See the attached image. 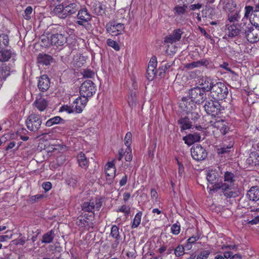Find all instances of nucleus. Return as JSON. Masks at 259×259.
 <instances>
[{"label":"nucleus","instance_id":"obj_21","mask_svg":"<svg viewBox=\"0 0 259 259\" xmlns=\"http://www.w3.org/2000/svg\"><path fill=\"white\" fill-rule=\"evenodd\" d=\"M201 138L199 134L195 133L193 134H189L187 136L183 138V140L185 143L188 145H191L195 142H197L200 141Z\"/></svg>","mask_w":259,"mask_h":259},{"label":"nucleus","instance_id":"obj_55","mask_svg":"<svg viewBox=\"0 0 259 259\" xmlns=\"http://www.w3.org/2000/svg\"><path fill=\"white\" fill-rule=\"evenodd\" d=\"M82 74L84 77L92 78L94 76L95 73L93 71L87 69L83 71Z\"/></svg>","mask_w":259,"mask_h":259},{"label":"nucleus","instance_id":"obj_59","mask_svg":"<svg viewBox=\"0 0 259 259\" xmlns=\"http://www.w3.org/2000/svg\"><path fill=\"white\" fill-rule=\"evenodd\" d=\"M60 110L61 111H67L69 113H72L74 111H75V110H74L73 108H72V107L71 108L70 107L68 106H62Z\"/></svg>","mask_w":259,"mask_h":259},{"label":"nucleus","instance_id":"obj_48","mask_svg":"<svg viewBox=\"0 0 259 259\" xmlns=\"http://www.w3.org/2000/svg\"><path fill=\"white\" fill-rule=\"evenodd\" d=\"M64 10H65V7H64L62 5H58L55 7V8L54 9V12L58 15L59 17L61 18L60 16H63V14H64Z\"/></svg>","mask_w":259,"mask_h":259},{"label":"nucleus","instance_id":"obj_16","mask_svg":"<svg viewBox=\"0 0 259 259\" xmlns=\"http://www.w3.org/2000/svg\"><path fill=\"white\" fill-rule=\"evenodd\" d=\"M50 80L49 77L47 75H41L37 83V87L39 90L41 92L47 91L50 88Z\"/></svg>","mask_w":259,"mask_h":259},{"label":"nucleus","instance_id":"obj_44","mask_svg":"<svg viewBox=\"0 0 259 259\" xmlns=\"http://www.w3.org/2000/svg\"><path fill=\"white\" fill-rule=\"evenodd\" d=\"M9 42V37L7 34L4 33L0 34V48L3 49L7 46Z\"/></svg>","mask_w":259,"mask_h":259},{"label":"nucleus","instance_id":"obj_9","mask_svg":"<svg viewBox=\"0 0 259 259\" xmlns=\"http://www.w3.org/2000/svg\"><path fill=\"white\" fill-rule=\"evenodd\" d=\"M189 96L193 103L198 104L203 103L206 98L205 93L200 87H196L190 90Z\"/></svg>","mask_w":259,"mask_h":259},{"label":"nucleus","instance_id":"obj_33","mask_svg":"<svg viewBox=\"0 0 259 259\" xmlns=\"http://www.w3.org/2000/svg\"><path fill=\"white\" fill-rule=\"evenodd\" d=\"M258 12L259 13V3L256 4L254 7L252 6H247L245 7V14L244 18H246L247 19L251 12L254 13Z\"/></svg>","mask_w":259,"mask_h":259},{"label":"nucleus","instance_id":"obj_47","mask_svg":"<svg viewBox=\"0 0 259 259\" xmlns=\"http://www.w3.org/2000/svg\"><path fill=\"white\" fill-rule=\"evenodd\" d=\"M211 251L209 250L203 249L200 251L196 259H207Z\"/></svg>","mask_w":259,"mask_h":259},{"label":"nucleus","instance_id":"obj_24","mask_svg":"<svg viewBox=\"0 0 259 259\" xmlns=\"http://www.w3.org/2000/svg\"><path fill=\"white\" fill-rule=\"evenodd\" d=\"M200 84L202 86L201 89H202L205 93V91L208 92L211 91L213 85H214V82H212L210 79L208 78H202L201 81H199Z\"/></svg>","mask_w":259,"mask_h":259},{"label":"nucleus","instance_id":"obj_53","mask_svg":"<svg viewBox=\"0 0 259 259\" xmlns=\"http://www.w3.org/2000/svg\"><path fill=\"white\" fill-rule=\"evenodd\" d=\"M117 212H122L125 214V215L128 216L130 212V207L126 205H123L120 207L117 210Z\"/></svg>","mask_w":259,"mask_h":259},{"label":"nucleus","instance_id":"obj_19","mask_svg":"<svg viewBox=\"0 0 259 259\" xmlns=\"http://www.w3.org/2000/svg\"><path fill=\"white\" fill-rule=\"evenodd\" d=\"M79 6L75 3H71L65 7L64 14L60 16L61 18H65L68 15H71L75 14L79 10Z\"/></svg>","mask_w":259,"mask_h":259},{"label":"nucleus","instance_id":"obj_1","mask_svg":"<svg viewBox=\"0 0 259 259\" xmlns=\"http://www.w3.org/2000/svg\"><path fill=\"white\" fill-rule=\"evenodd\" d=\"M235 177L233 173L226 171L224 175V182L212 185L211 189L214 192L220 190L227 198H235L239 195L238 186L235 184Z\"/></svg>","mask_w":259,"mask_h":259},{"label":"nucleus","instance_id":"obj_25","mask_svg":"<svg viewBox=\"0 0 259 259\" xmlns=\"http://www.w3.org/2000/svg\"><path fill=\"white\" fill-rule=\"evenodd\" d=\"M76 158L79 166L83 169H87L88 167L89 164V160L83 153H79Z\"/></svg>","mask_w":259,"mask_h":259},{"label":"nucleus","instance_id":"obj_57","mask_svg":"<svg viewBox=\"0 0 259 259\" xmlns=\"http://www.w3.org/2000/svg\"><path fill=\"white\" fill-rule=\"evenodd\" d=\"M135 94L134 95H131V96L128 98V103L129 105L132 107L135 106L136 104V100L135 99Z\"/></svg>","mask_w":259,"mask_h":259},{"label":"nucleus","instance_id":"obj_40","mask_svg":"<svg viewBox=\"0 0 259 259\" xmlns=\"http://www.w3.org/2000/svg\"><path fill=\"white\" fill-rule=\"evenodd\" d=\"M10 75V67L6 65L0 67V78L6 79Z\"/></svg>","mask_w":259,"mask_h":259},{"label":"nucleus","instance_id":"obj_43","mask_svg":"<svg viewBox=\"0 0 259 259\" xmlns=\"http://www.w3.org/2000/svg\"><path fill=\"white\" fill-rule=\"evenodd\" d=\"M62 120V118L60 116H55L48 120L46 122V125L50 127L54 124L60 123Z\"/></svg>","mask_w":259,"mask_h":259},{"label":"nucleus","instance_id":"obj_52","mask_svg":"<svg viewBox=\"0 0 259 259\" xmlns=\"http://www.w3.org/2000/svg\"><path fill=\"white\" fill-rule=\"evenodd\" d=\"M132 135L131 132H127L124 137V144L127 146V148H131L130 145L132 143Z\"/></svg>","mask_w":259,"mask_h":259},{"label":"nucleus","instance_id":"obj_38","mask_svg":"<svg viewBox=\"0 0 259 259\" xmlns=\"http://www.w3.org/2000/svg\"><path fill=\"white\" fill-rule=\"evenodd\" d=\"M94 10L98 15H103L105 13V6L100 3L95 4L94 6Z\"/></svg>","mask_w":259,"mask_h":259},{"label":"nucleus","instance_id":"obj_18","mask_svg":"<svg viewBox=\"0 0 259 259\" xmlns=\"http://www.w3.org/2000/svg\"><path fill=\"white\" fill-rule=\"evenodd\" d=\"M210 124L211 126L220 129L221 133L223 135H225L229 131V128L226 124V122L222 119H216L214 121H211Z\"/></svg>","mask_w":259,"mask_h":259},{"label":"nucleus","instance_id":"obj_10","mask_svg":"<svg viewBox=\"0 0 259 259\" xmlns=\"http://www.w3.org/2000/svg\"><path fill=\"white\" fill-rule=\"evenodd\" d=\"M218 101L209 100L206 101L204 108L207 114H211L212 116H215L221 113L222 107Z\"/></svg>","mask_w":259,"mask_h":259},{"label":"nucleus","instance_id":"obj_23","mask_svg":"<svg viewBox=\"0 0 259 259\" xmlns=\"http://www.w3.org/2000/svg\"><path fill=\"white\" fill-rule=\"evenodd\" d=\"M33 105L39 111H44L48 105V101L42 98H37L33 103Z\"/></svg>","mask_w":259,"mask_h":259},{"label":"nucleus","instance_id":"obj_64","mask_svg":"<svg viewBox=\"0 0 259 259\" xmlns=\"http://www.w3.org/2000/svg\"><path fill=\"white\" fill-rule=\"evenodd\" d=\"M157 65V62L156 59L155 57L152 58L150 60V62H149L148 66H152L153 67V68H156Z\"/></svg>","mask_w":259,"mask_h":259},{"label":"nucleus","instance_id":"obj_50","mask_svg":"<svg viewBox=\"0 0 259 259\" xmlns=\"http://www.w3.org/2000/svg\"><path fill=\"white\" fill-rule=\"evenodd\" d=\"M107 44L108 46L113 48L115 51H118L120 49L118 44L115 41L110 38L107 39Z\"/></svg>","mask_w":259,"mask_h":259},{"label":"nucleus","instance_id":"obj_4","mask_svg":"<svg viewBox=\"0 0 259 259\" xmlns=\"http://www.w3.org/2000/svg\"><path fill=\"white\" fill-rule=\"evenodd\" d=\"M187 98H183L180 103L181 107L185 106V110L187 111L186 115L188 119L190 120L192 123L195 122L200 117V115L196 109V106L194 103L187 105Z\"/></svg>","mask_w":259,"mask_h":259},{"label":"nucleus","instance_id":"obj_26","mask_svg":"<svg viewBox=\"0 0 259 259\" xmlns=\"http://www.w3.org/2000/svg\"><path fill=\"white\" fill-rule=\"evenodd\" d=\"M178 122L180 125L181 131L190 129L192 126L193 123H192L190 120L188 119L186 116L180 118Z\"/></svg>","mask_w":259,"mask_h":259},{"label":"nucleus","instance_id":"obj_54","mask_svg":"<svg viewBox=\"0 0 259 259\" xmlns=\"http://www.w3.org/2000/svg\"><path fill=\"white\" fill-rule=\"evenodd\" d=\"M181 227L180 225L176 223L173 224L170 228L171 232L174 235H178L180 232Z\"/></svg>","mask_w":259,"mask_h":259},{"label":"nucleus","instance_id":"obj_13","mask_svg":"<svg viewBox=\"0 0 259 259\" xmlns=\"http://www.w3.org/2000/svg\"><path fill=\"white\" fill-rule=\"evenodd\" d=\"M92 215L84 214L83 215L78 216L76 221V224L80 227L85 228L89 230L90 228H94V224L90 220V218L93 217Z\"/></svg>","mask_w":259,"mask_h":259},{"label":"nucleus","instance_id":"obj_17","mask_svg":"<svg viewBox=\"0 0 259 259\" xmlns=\"http://www.w3.org/2000/svg\"><path fill=\"white\" fill-rule=\"evenodd\" d=\"M88 99L81 97L77 98L73 103L72 108L76 113H81L85 107Z\"/></svg>","mask_w":259,"mask_h":259},{"label":"nucleus","instance_id":"obj_45","mask_svg":"<svg viewBox=\"0 0 259 259\" xmlns=\"http://www.w3.org/2000/svg\"><path fill=\"white\" fill-rule=\"evenodd\" d=\"M106 170V179L108 184H111L113 182V179L115 175L116 170L111 169L110 170Z\"/></svg>","mask_w":259,"mask_h":259},{"label":"nucleus","instance_id":"obj_14","mask_svg":"<svg viewBox=\"0 0 259 259\" xmlns=\"http://www.w3.org/2000/svg\"><path fill=\"white\" fill-rule=\"evenodd\" d=\"M77 18V20L75 22V23L80 26H84L85 23L91 21L92 16L87 9L83 8L78 10Z\"/></svg>","mask_w":259,"mask_h":259},{"label":"nucleus","instance_id":"obj_7","mask_svg":"<svg viewBox=\"0 0 259 259\" xmlns=\"http://www.w3.org/2000/svg\"><path fill=\"white\" fill-rule=\"evenodd\" d=\"M42 123L41 117L35 113L30 114L26 120V124L27 128L33 132H36L40 128Z\"/></svg>","mask_w":259,"mask_h":259},{"label":"nucleus","instance_id":"obj_37","mask_svg":"<svg viewBox=\"0 0 259 259\" xmlns=\"http://www.w3.org/2000/svg\"><path fill=\"white\" fill-rule=\"evenodd\" d=\"M81 209L84 212H93L94 210V202H84L81 204Z\"/></svg>","mask_w":259,"mask_h":259},{"label":"nucleus","instance_id":"obj_49","mask_svg":"<svg viewBox=\"0 0 259 259\" xmlns=\"http://www.w3.org/2000/svg\"><path fill=\"white\" fill-rule=\"evenodd\" d=\"M240 18V16L238 13L235 12L229 14L228 16V20L231 23L238 21Z\"/></svg>","mask_w":259,"mask_h":259},{"label":"nucleus","instance_id":"obj_30","mask_svg":"<svg viewBox=\"0 0 259 259\" xmlns=\"http://www.w3.org/2000/svg\"><path fill=\"white\" fill-rule=\"evenodd\" d=\"M233 142H230L229 144H226L224 143H223V145L221 147L218 149V153L219 154H222L226 153L230 151V149L233 146Z\"/></svg>","mask_w":259,"mask_h":259},{"label":"nucleus","instance_id":"obj_46","mask_svg":"<svg viewBox=\"0 0 259 259\" xmlns=\"http://www.w3.org/2000/svg\"><path fill=\"white\" fill-rule=\"evenodd\" d=\"M174 253L177 257L183 255L185 253L184 246L182 244L178 245L176 248H175Z\"/></svg>","mask_w":259,"mask_h":259},{"label":"nucleus","instance_id":"obj_6","mask_svg":"<svg viewBox=\"0 0 259 259\" xmlns=\"http://www.w3.org/2000/svg\"><path fill=\"white\" fill-rule=\"evenodd\" d=\"M244 31L242 35L247 40L251 43H254L259 40V30L254 29L251 25L248 22H245V26H244Z\"/></svg>","mask_w":259,"mask_h":259},{"label":"nucleus","instance_id":"obj_27","mask_svg":"<svg viewBox=\"0 0 259 259\" xmlns=\"http://www.w3.org/2000/svg\"><path fill=\"white\" fill-rule=\"evenodd\" d=\"M53 58L49 55L39 54L37 57V62L39 64L48 65L52 61Z\"/></svg>","mask_w":259,"mask_h":259},{"label":"nucleus","instance_id":"obj_63","mask_svg":"<svg viewBox=\"0 0 259 259\" xmlns=\"http://www.w3.org/2000/svg\"><path fill=\"white\" fill-rule=\"evenodd\" d=\"M13 242L15 245H24L25 243V240L22 238L14 240Z\"/></svg>","mask_w":259,"mask_h":259},{"label":"nucleus","instance_id":"obj_60","mask_svg":"<svg viewBox=\"0 0 259 259\" xmlns=\"http://www.w3.org/2000/svg\"><path fill=\"white\" fill-rule=\"evenodd\" d=\"M178 165H179L178 172L181 177L184 172V167L183 165L177 160Z\"/></svg>","mask_w":259,"mask_h":259},{"label":"nucleus","instance_id":"obj_35","mask_svg":"<svg viewBox=\"0 0 259 259\" xmlns=\"http://www.w3.org/2000/svg\"><path fill=\"white\" fill-rule=\"evenodd\" d=\"M110 235L117 242L120 241L121 236L119 235V228L116 225L112 226L111 229Z\"/></svg>","mask_w":259,"mask_h":259},{"label":"nucleus","instance_id":"obj_8","mask_svg":"<svg viewBox=\"0 0 259 259\" xmlns=\"http://www.w3.org/2000/svg\"><path fill=\"white\" fill-rule=\"evenodd\" d=\"M46 39L48 40V42L47 44H44L46 46H48L49 44L57 47L62 46L67 42V36L61 33L53 34L46 38L44 36L41 38V41H44Z\"/></svg>","mask_w":259,"mask_h":259},{"label":"nucleus","instance_id":"obj_62","mask_svg":"<svg viewBox=\"0 0 259 259\" xmlns=\"http://www.w3.org/2000/svg\"><path fill=\"white\" fill-rule=\"evenodd\" d=\"M220 66H221V68H223L225 69V70L230 71L232 73H234V71H232L231 69V68L229 67L228 63H227L226 62H224L222 64H221L220 65Z\"/></svg>","mask_w":259,"mask_h":259},{"label":"nucleus","instance_id":"obj_34","mask_svg":"<svg viewBox=\"0 0 259 259\" xmlns=\"http://www.w3.org/2000/svg\"><path fill=\"white\" fill-rule=\"evenodd\" d=\"M208 64V62L207 61H194L191 63L186 64V67L188 69H191L201 66H207Z\"/></svg>","mask_w":259,"mask_h":259},{"label":"nucleus","instance_id":"obj_11","mask_svg":"<svg viewBox=\"0 0 259 259\" xmlns=\"http://www.w3.org/2000/svg\"><path fill=\"white\" fill-rule=\"evenodd\" d=\"M122 23H117L114 21L109 22L106 25L107 31L113 36H117L122 33L124 29Z\"/></svg>","mask_w":259,"mask_h":259},{"label":"nucleus","instance_id":"obj_5","mask_svg":"<svg viewBox=\"0 0 259 259\" xmlns=\"http://www.w3.org/2000/svg\"><path fill=\"white\" fill-rule=\"evenodd\" d=\"M96 91V86L91 80H86L81 85L79 90L81 97L88 99L93 96Z\"/></svg>","mask_w":259,"mask_h":259},{"label":"nucleus","instance_id":"obj_51","mask_svg":"<svg viewBox=\"0 0 259 259\" xmlns=\"http://www.w3.org/2000/svg\"><path fill=\"white\" fill-rule=\"evenodd\" d=\"M33 9L31 6L27 7L24 11V18L26 20H30L31 18Z\"/></svg>","mask_w":259,"mask_h":259},{"label":"nucleus","instance_id":"obj_29","mask_svg":"<svg viewBox=\"0 0 259 259\" xmlns=\"http://www.w3.org/2000/svg\"><path fill=\"white\" fill-rule=\"evenodd\" d=\"M54 237V231L53 230H51L44 234L41 241L44 243H50L53 241Z\"/></svg>","mask_w":259,"mask_h":259},{"label":"nucleus","instance_id":"obj_58","mask_svg":"<svg viewBox=\"0 0 259 259\" xmlns=\"http://www.w3.org/2000/svg\"><path fill=\"white\" fill-rule=\"evenodd\" d=\"M42 187L45 192H47L52 188V184L50 182H44L42 184Z\"/></svg>","mask_w":259,"mask_h":259},{"label":"nucleus","instance_id":"obj_22","mask_svg":"<svg viewBox=\"0 0 259 259\" xmlns=\"http://www.w3.org/2000/svg\"><path fill=\"white\" fill-rule=\"evenodd\" d=\"M247 196L250 200L253 201L259 200V187H252L247 192Z\"/></svg>","mask_w":259,"mask_h":259},{"label":"nucleus","instance_id":"obj_42","mask_svg":"<svg viewBox=\"0 0 259 259\" xmlns=\"http://www.w3.org/2000/svg\"><path fill=\"white\" fill-rule=\"evenodd\" d=\"M142 215V212L141 211L138 212L136 214L132 224V228H136L139 226L141 223Z\"/></svg>","mask_w":259,"mask_h":259},{"label":"nucleus","instance_id":"obj_31","mask_svg":"<svg viewBox=\"0 0 259 259\" xmlns=\"http://www.w3.org/2000/svg\"><path fill=\"white\" fill-rule=\"evenodd\" d=\"M250 17L248 23H251L250 25L259 27V13L256 12L254 13L251 12Z\"/></svg>","mask_w":259,"mask_h":259},{"label":"nucleus","instance_id":"obj_39","mask_svg":"<svg viewBox=\"0 0 259 259\" xmlns=\"http://www.w3.org/2000/svg\"><path fill=\"white\" fill-rule=\"evenodd\" d=\"M12 56V53L10 50H3L0 51V61H8Z\"/></svg>","mask_w":259,"mask_h":259},{"label":"nucleus","instance_id":"obj_2","mask_svg":"<svg viewBox=\"0 0 259 259\" xmlns=\"http://www.w3.org/2000/svg\"><path fill=\"white\" fill-rule=\"evenodd\" d=\"M245 22H248V20L246 17H243L241 22L238 24H226L223 39L227 40L234 37H239L244 31V26H245Z\"/></svg>","mask_w":259,"mask_h":259},{"label":"nucleus","instance_id":"obj_3","mask_svg":"<svg viewBox=\"0 0 259 259\" xmlns=\"http://www.w3.org/2000/svg\"><path fill=\"white\" fill-rule=\"evenodd\" d=\"M228 90L227 86L222 82H217L212 88L210 95L215 100H223L227 98Z\"/></svg>","mask_w":259,"mask_h":259},{"label":"nucleus","instance_id":"obj_20","mask_svg":"<svg viewBox=\"0 0 259 259\" xmlns=\"http://www.w3.org/2000/svg\"><path fill=\"white\" fill-rule=\"evenodd\" d=\"M219 178V174L218 170L212 169L208 170L206 175V179L209 183L213 185L219 183V182H218Z\"/></svg>","mask_w":259,"mask_h":259},{"label":"nucleus","instance_id":"obj_56","mask_svg":"<svg viewBox=\"0 0 259 259\" xmlns=\"http://www.w3.org/2000/svg\"><path fill=\"white\" fill-rule=\"evenodd\" d=\"M127 150L125 152V160L126 161H131L133 158V155L132 153V149L131 148H127Z\"/></svg>","mask_w":259,"mask_h":259},{"label":"nucleus","instance_id":"obj_41","mask_svg":"<svg viewBox=\"0 0 259 259\" xmlns=\"http://www.w3.org/2000/svg\"><path fill=\"white\" fill-rule=\"evenodd\" d=\"M156 74V70L155 68L151 66H148L146 73V77L149 81L152 80Z\"/></svg>","mask_w":259,"mask_h":259},{"label":"nucleus","instance_id":"obj_32","mask_svg":"<svg viewBox=\"0 0 259 259\" xmlns=\"http://www.w3.org/2000/svg\"><path fill=\"white\" fill-rule=\"evenodd\" d=\"M188 9L187 6L184 5L182 6H177L174 8V12L176 16H181L185 14Z\"/></svg>","mask_w":259,"mask_h":259},{"label":"nucleus","instance_id":"obj_61","mask_svg":"<svg viewBox=\"0 0 259 259\" xmlns=\"http://www.w3.org/2000/svg\"><path fill=\"white\" fill-rule=\"evenodd\" d=\"M237 248V246L235 245H223L222 246V249L223 250L227 249H228L229 250H236Z\"/></svg>","mask_w":259,"mask_h":259},{"label":"nucleus","instance_id":"obj_12","mask_svg":"<svg viewBox=\"0 0 259 259\" xmlns=\"http://www.w3.org/2000/svg\"><path fill=\"white\" fill-rule=\"evenodd\" d=\"M191 154L192 158L197 161L204 160L207 155L205 149L200 145L193 146L191 149Z\"/></svg>","mask_w":259,"mask_h":259},{"label":"nucleus","instance_id":"obj_28","mask_svg":"<svg viewBox=\"0 0 259 259\" xmlns=\"http://www.w3.org/2000/svg\"><path fill=\"white\" fill-rule=\"evenodd\" d=\"M247 161L249 164L259 165V154L256 152L251 153Z\"/></svg>","mask_w":259,"mask_h":259},{"label":"nucleus","instance_id":"obj_36","mask_svg":"<svg viewBox=\"0 0 259 259\" xmlns=\"http://www.w3.org/2000/svg\"><path fill=\"white\" fill-rule=\"evenodd\" d=\"M28 133L29 132L26 128H20L17 130L16 134L22 141H26L29 139V137L27 136Z\"/></svg>","mask_w":259,"mask_h":259},{"label":"nucleus","instance_id":"obj_15","mask_svg":"<svg viewBox=\"0 0 259 259\" xmlns=\"http://www.w3.org/2000/svg\"><path fill=\"white\" fill-rule=\"evenodd\" d=\"M183 33V32L181 29H176L172 31L171 34L165 37L164 41L171 44L178 41L181 39Z\"/></svg>","mask_w":259,"mask_h":259}]
</instances>
